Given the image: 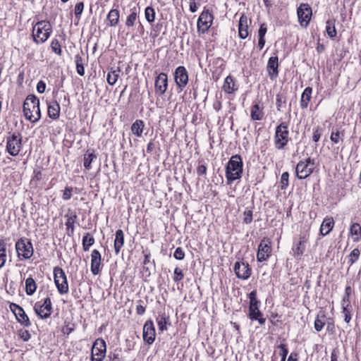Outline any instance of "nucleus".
Wrapping results in <instances>:
<instances>
[{"label": "nucleus", "instance_id": "obj_61", "mask_svg": "<svg viewBox=\"0 0 361 361\" xmlns=\"http://www.w3.org/2000/svg\"><path fill=\"white\" fill-rule=\"evenodd\" d=\"M48 51L49 53H54L56 54L61 55V47H50L48 49Z\"/></svg>", "mask_w": 361, "mask_h": 361}, {"label": "nucleus", "instance_id": "obj_42", "mask_svg": "<svg viewBox=\"0 0 361 361\" xmlns=\"http://www.w3.org/2000/svg\"><path fill=\"white\" fill-rule=\"evenodd\" d=\"M267 32V27L265 24H262L258 31V45H264L265 40L264 39Z\"/></svg>", "mask_w": 361, "mask_h": 361}, {"label": "nucleus", "instance_id": "obj_62", "mask_svg": "<svg viewBox=\"0 0 361 361\" xmlns=\"http://www.w3.org/2000/svg\"><path fill=\"white\" fill-rule=\"evenodd\" d=\"M207 172V167L204 165H200L197 169V173L198 175H205Z\"/></svg>", "mask_w": 361, "mask_h": 361}, {"label": "nucleus", "instance_id": "obj_30", "mask_svg": "<svg viewBox=\"0 0 361 361\" xmlns=\"http://www.w3.org/2000/svg\"><path fill=\"white\" fill-rule=\"evenodd\" d=\"M145 127V123L142 120H136L131 126V131L133 134L136 135L138 137L142 136L143 130Z\"/></svg>", "mask_w": 361, "mask_h": 361}, {"label": "nucleus", "instance_id": "obj_26", "mask_svg": "<svg viewBox=\"0 0 361 361\" xmlns=\"http://www.w3.org/2000/svg\"><path fill=\"white\" fill-rule=\"evenodd\" d=\"M312 89L310 87H306L302 95L300 102V105L302 109H306L312 97Z\"/></svg>", "mask_w": 361, "mask_h": 361}, {"label": "nucleus", "instance_id": "obj_58", "mask_svg": "<svg viewBox=\"0 0 361 361\" xmlns=\"http://www.w3.org/2000/svg\"><path fill=\"white\" fill-rule=\"evenodd\" d=\"M322 135L321 130L319 127L313 129L312 140L315 142H318Z\"/></svg>", "mask_w": 361, "mask_h": 361}, {"label": "nucleus", "instance_id": "obj_36", "mask_svg": "<svg viewBox=\"0 0 361 361\" xmlns=\"http://www.w3.org/2000/svg\"><path fill=\"white\" fill-rule=\"evenodd\" d=\"M251 118L253 120V121H260L262 120V117H263V113L262 111L260 110L259 109V106L258 104H255L254 105H252V109H251Z\"/></svg>", "mask_w": 361, "mask_h": 361}, {"label": "nucleus", "instance_id": "obj_8", "mask_svg": "<svg viewBox=\"0 0 361 361\" xmlns=\"http://www.w3.org/2000/svg\"><path fill=\"white\" fill-rule=\"evenodd\" d=\"M16 250L18 257H23L25 259L31 258L34 252L31 242L23 238H20L16 242Z\"/></svg>", "mask_w": 361, "mask_h": 361}, {"label": "nucleus", "instance_id": "obj_37", "mask_svg": "<svg viewBox=\"0 0 361 361\" xmlns=\"http://www.w3.org/2000/svg\"><path fill=\"white\" fill-rule=\"evenodd\" d=\"M94 243V238L89 233H86L82 238V248L84 251H88L90 247Z\"/></svg>", "mask_w": 361, "mask_h": 361}, {"label": "nucleus", "instance_id": "obj_34", "mask_svg": "<svg viewBox=\"0 0 361 361\" xmlns=\"http://www.w3.org/2000/svg\"><path fill=\"white\" fill-rule=\"evenodd\" d=\"M37 285L35 280L32 277H29L25 280V292L27 295H32L36 291Z\"/></svg>", "mask_w": 361, "mask_h": 361}, {"label": "nucleus", "instance_id": "obj_33", "mask_svg": "<svg viewBox=\"0 0 361 361\" xmlns=\"http://www.w3.org/2000/svg\"><path fill=\"white\" fill-rule=\"evenodd\" d=\"M139 11V8L134 7L130 11V13L127 16L126 21V25L128 27H133L137 18V12Z\"/></svg>", "mask_w": 361, "mask_h": 361}, {"label": "nucleus", "instance_id": "obj_14", "mask_svg": "<svg viewBox=\"0 0 361 361\" xmlns=\"http://www.w3.org/2000/svg\"><path fill=\"white\" fill-rule=\"evenodd\" d=\"M174 79L177 86L182 90L188 82V72L184 66H178L174 73Z\"/></svg>", "mask_w": 361, "mask_h": 361}, {"label": "nucleus", "instance_id": "obj_31", "mask_svg": "<svg viewBox=\"0 0 361 361\" xmlns=\"http://www.w3.org/2000/svg\"><path fill=\"white\" fill-rule=\"evenodd\" d=\"M306 239L305 237H300L299 242L293 248V251L295 257H300L303 255L305 250Z\"/></svg>", "mask_w": 361, "mask_h": 361}, {"label": "nucleus", "instance_id": "obj_1", "mask_svg": "<svg viewBox=\"0 0 361 361\" xmlns=\"http://www.w3.org/2000/svg\"><path fill=\"white\" fill-rule=\"evenodd\" d=\"M243 166L242 158L240 155L235 154L231 157L226 166V177L228 185L241 178Z\"/></svg>", "mask_w": 361, "mask_h": 361}, {"label": "nucleus", "instance_id": "obj_9", "mask_svg": "<svg viewBox=\"0 0 361 361\" xmlns=\"http://www.w3.org/2000/svg\"><path fill=\"white\" fill-rule=\"evenodd\" d=\"M106 353L105 341L102 338L97 339L92 347L90 361H103Z\"/></svg>", "mask_w": 361, "mask_h": 361}, {"label": "nucleus", "instance_id": "obj_17", "mask_svg": "<svg viewBox=\"0 0 361 361\" xmlns=\"http://www.w3.org/2000/svg\"><path fill=\"white\" fill-rule=\"evenodd\" d=\"M155 92L159 95L164 94L168 87V78L166 74L161 73L155 79Z\"/></svg>", "mask_w": 361, "mask_h": 361}, {"label": "nucleus", "instance_id": "obj_38", "mask_svg": "<svg viewBox=\"0 0 361 361\" xmlns=\"http://www.w3.org/2000/svg\"><path fill=\"white\" fill-rule=\"evenodd\" d=\"M343 131H339L338 130H336V131H332L330 136L331 140L335 144L342 142L343 141Z\"/></svg>", "mask_w": 361, "mask_h": 361}, {"label": "nucleus", "instance_id": "obj_43", "mask_svg": "<svg viewBox=\"0 0 361 361\" xmlns=\"http://www.w3.org/2000/svg\"><path fill=\"white\" fill-rule=\"evenodd\" d=\"M145 16L146 20L149 23H151L152 22H154V18H155V11H154V8L151 6H147L145 11Z\"/></svg>", "mask_w": 361, "mask_h": 361}, {"label": "nucleus", "instance_id": "obj_35", "mask_svg": "<svg viewBox=\"0 0 361 361\" xmlns=\"http://www.w3.org/2000/svg\"><path fill=\"white\" fill-rule=\"evenodd\" d=\"M121 72V70L119 68H117L116 70H111L107 74V82L110 85H114L116 81L118 80V78H119V73Z\"/></svg>", "mask_w": 361, "mask_h": 361}, {"label": "nucleus", "instance_id": "obj_27", "mask_svg": "<svg viewBox=\"0 0 361 361\" xmlns=\"http://www.w3.org/2000/svg\"><path fill=\"white\" fill-rule=\"evenodd\" d=\"M124 244V234L121 229L116 231V238L114 240V249L116 254H118Z\"/></svg>", "mask_w": 361, "mask_h": 361}, {"label": "nucleus", "instance_id": "obj_57", "mask_svg": "<svg viewBox=\"0 0 361 361\" xmlns=\"http://www.w3.org/2000/svg\"><path fill=\"white\" fill-rule=\"evenodd\" d=\"M350 233L353 235H357L359 233L361 232V227L360 224L355 223L353 224L350 228Z\"/></svg>", "mask_w": 361, "mask_h": 361}, {"label": "nucleus", "instance_id": "obj_12", "mask_svg": "<svg viewBox=\"0 0 361 361\" xmlns=\"http://www.w3.org/2000/svg\"><path fill=\"white\" fill-rule=\"evenodd\" d=\"M257 293L255 290H252L249 294L250 305H249V314L248 317L251 320H254L258 318L260 315L263 314L259 310V301L257 299Z\"/></svg>", "mask_w": 361, "mask_h": 361}, {"label": "nucleus", "instance_id": "obj_24", "mask_svg": "<svg viewBox=\"0 0 361 361\" xmlns=\"http://www.w3.org/2000/svg\"><path fill=\"white\" fill-rule=\"evenodd\" d=\"M222 88L227 94H232L238 90V87L234 82V79L231 75L225 78Z\"/></svg>", "mask_w": 361, "mask_h": 361}, {"label": "nucleus", "instance_id": "obj_47", "mask_svg": "<svg viewBox=\"0 0 361 361\" xmlns=\"http://www.w3.org/2000/svg\"><path fill=\"white\" fill-rule=\"evenodd\" d=\"M106 361H123L119 352L115 350L114 352L109 353L107 356Z\"/></svg>", "mask_w": 361, "mask_h": 361}, {"label": "nucleus", "instance_id": "obj_32", "mask_svg": "<svg viewBox=\"0 0 361 361\" xmlns=\"http://www.w3.org/2000/svg\"><path fill=\"white\" fill-rule=\"evenodd\" d=\"M159 330L161 331L167 329L166 325L169 323V317L165 313L159 314L156 319Z\"/></svg>", "mask_w": 361, "mask_h": 361}, {"label": "nucleus", "instance_id": "obj_53", "mask_svg": "<svg viewBox=\"0 0 361 361\" xmlns=\"http://www.w3.org/2000/svg\"><path fill=\"white\" fill-rule=\"evenodd\" d=\"M173 257L178 260H182L185 257V252L181 247H177L173 253Z\"/></svg>", "mask_w": 361, "mask_h": 361}, {"label": "nucleus", "instance_id": "obj_18", "mask_svg": "<svg viewBox=\"0 0 361 361\" xmlns=\"http://www.w3.org/2000/svg\"><path fill=\"white\" fill-rule=\"evenodd\" d=\"M271 252V247L270 243L262 240L258 247V251L257 254V259L259 262H263L266 260Z\"/></svg>", "mask_w": 361, "mask_h": 361}, {"label": "nucleus", "instance_id": "obj_48", "mask_svg": "<svg viewBox=\"0 0 361 361\" xmlns=\"http://www.w3.org/2000/svg\"><path fill=\"white\" fill-rule=\"evenodd\" d=\"M67 221L66 222V226L68 228H71L72 230L74 229V224L77 219L76 214H72L71 216L67 215Z\"/></svg>", "mask_w": 361, "mask_h": 361}, {"label": "nucleus", "instance_id": "obj_29", "mask_svg": "<svg viewBox=\"0 0 361 361\" xmlns=\"http://www.w3.org/2000/svg\"><path fill=\"white\" fill-rule=\"evenodd\" d=\"M15 316L18 322L24 326L29 327L31 326V322L23 308L18 311Z\"/></svg>", "mask_w": 361, "mask_h": 361}, {"label": "nucleus", "instance_id": "obj_22", "mask_svg": "<svg viewBox=\"0 0 361 361\" xmlns=\"http://www.w3.org/2000/svg\"><path fill=\"white\" fill-rule=\"evenodd\" d=\"M248 18L243 14L239 20L238 24V35L242 39H245L248 36Z\"/></svg>", "mask_w": 361, "mask_h": 361}, {"label": "nucleus", "instance_id": "obj_16", "mask_svg": "<svg viewBox=\"0 0 361 361\" xmlns=\"http://www.w3.org/2000/svg\"><path fill=\"white\" fill-rule=\"evenodd\" d=\"M143 340L147 344L153 343L155 340V328L152 320H148L145 322L143 326Z\"/></svg>", "mask_w": 361, "mask_h": 361}, {"label": "nucleus", "instance_id": "obj_59", "mask_svg": "<svg viewBox=\"0 0 361 361\" xmlns=\"http://www.w3.org/2000/svg\"><path fill=\"white\" fill-rule=\"evenodd\" d=\"M72 190H73V189L71 188H69V187L65 188V189L63 190V195H62V198L64 200H68L69 199H71V197L72 196Z\"/></svg>", "mask_w": 361, "mask_h": 361}, {"label": "nucleus", "instance_id": "obj_46", "mask_svg": "<svg viewBox=\"0 0 361 361\" xmlns=\"http://www.w3.org/2000/svg\"><path fill=\"white\" fill-rule=\"evenodd\" d=\"M289 173L283 172L281 177L280 187L281 190H285L288 185Z\"/></svg>", "mask_w": 361, "mask_h": 361}, {"label": "nucleus", "instance_id": "obj_49", "mask_svg": "<svg viewBox=\"0 0 361 361\" xmlns=\"http://www.w3.org/2000/svg\"><path fill=\"white\" fill-rule=\"evenodd\" d=\"M326 32H327L328 35L330 37H333L336 35V31L334 25H333L332 23H330L329 21H327V23H326Z\"/></svg>", "mask_w": 361, "mask_h": 361}, {"label": "nucleus", "instance_id": "obj_20", "mask_svg": "<svg viewBox=\"0 0 361 361\" xmlns=\"http://www.w3.org/2000/svg\"><path fill=\"white\" fill-rule=\"evenodd\" d=\"M101 263V254L97 250H92L91 254V271L93 275L96 276L99 273Z\"/></svg>", "mask_w": 361, "mask_h": 361}, {"label": "nucleus", "instance_id": "obj_13", "mask_svg": "<svg viewBox=\"0 0 361 361\" xmlns=\"http://www.w3.org/2000/svg\"><path fill=\"white\" fill-rule=\"evenodd\" d=\"M233 269L236 276L240 279H247L251 274V269L247 262H236Z\"/></svg>", "mask_w": 361, "mask_h": 361}, {"label": "nucleus", "instance_id": "obj_55", "mask_svg": "<svg viewBox=\"0 0 361 361\" xmlns=\"http://www.w3.org/2000/svg\"><path fill=\"white\" fill-rule=\"evenodd\" d=\"M84 9V4L83 2H79L75 5V15L76 17H80L81 13H82V11Z\"/></svg>", "mask_w": 361, "mask_h": 361}, {"label": "nucleus", "instance_id": "obj_40", "mask_svg": "<svg viewBox=\"0 0 361 361\" xmlns=\"http://www.w3.org/2000/svg\"><path fill=\"white\" fill-rule=\"evenodd\" d=\"M96 155L94 152H90L87 151L86 154L84 155V166L86 169H90L91 163L92 161L96 159Z\"/></svg>", "mask_w": 361, "mask_h": 361}, {"label": "nucleus", "instance_id": "obj_15", "mask_svg": "<svg viewBox=\"0 0 361 361\" xmlns=\"http://www.w3.org/2000/svg\"><path fill=\"white\" fill-rule=\"evenodd\" d=\"M213 16L208 10L204 11L200 16L197 20V27L203 32L207 31L212 24Z\"/></svg>", "mask_w": 361, "mask_h": 361}, {"label": "nucleus", "instance_id": "obj_23", "mask_svg": "<svg viewBox=\"0 0 361 361\" xmlns=\"http://www.w3.org/2000/svg\"><path fill=\"white\" fill-rule=\"evenodd\" d=\"M120 13L118 9H111L107 14L106 22L110 27H116L119 22Z\"/></svg>", "mask_w": 361, "mask_h": 361}, {"label": "nucleus", "instance_id": "obj_11", "mask_svg": "<svg viewBox=\"0 0 361 361\" xmlns=\"http://www.w3.org/2000/svg\"><path fill=\"white\" fill-rule=\"evenodd\" d=\"M35 313L41 319H47L50 317L52 312L51 301L49 298H46L43 303L36 302L34 306Z\"/></svg>", "mask_w": 361, "mask_h": 361}, {"label": "nucleus", "instance_id": "obj_6", "mask_svg": "<svg viewBox=\"0 0 361 361\" xmlns=\"http://www.w3.org/2000/svg\"><path fill=\"white\" fill-rule=\"evenodd\" d=\"M54 279L57 290L61 295H65L68 293L69 288L67 277L61 268L59 267H54Z\"/></svg>", "mask_w": 361, "mask_h": 361}, {"label": "nucleus", "instance_id": "obj_28", "mask_svg": "<svg viewBox=\"0 0 361 361\" xmlns=\"http://www.w3.org/2000/svg\"><path fill=\"white\" fill-rule=\"evenodd\" d=\"M334 225L333 218H326L324 219L321 228L320 233L322 235H326L332 230Z\"/></svg>", "mask_w": 361, "mask_h": 361}, {"label": "nucleus", "instance_id": "obj_63", "mask_svg": "<svg viewBox=\"0 0 361 361\" xmlns=\"http://www.w3.org/2000/svg\"><path fill=\"white\" fill-rule=\"evenodd\" d=\"M145 312V307L142 305H137L136 306V313L139 315H142Z\"/></svg>", "mask_w": 361, "mask_h": 361}, {"label": "nucleus", "instance_id": "obj_21", "mask_svg": "<svg viewBox=\"0 0 361 361\" xmlns=\"http://www.w3.org/2000/svg\"><path fill=\"white\" fill-rule=\"evenodd\" d=\"M279 62H278V56H274L269 58L267 63V71L268 74L271 80L275 79L279 74Z\"/></svg>", "mask_w": 361, "mask_h": 361}, {"label": "nucleus", "instance_id": "obj_41", "mask_svg": "<svg viewBox=\"0 0 361 361\" xmlns=\"http://www.w3.org/2000/svg\"><path fill=\"white\" fill-rule=\"evenodd\" d=\"M348 304L345 303V298H343V300H342V307H343L342 313L344 315V319L346 323H349L351 319L350 312L348 309Z\"/></svg>", "mask_w": 361, "mask_h": 361}, {"label": "nucleus", "instance_id": "obj_4", "mask_svg": "<svg viewBox=\"0 0 361 361\" xmlns=\"http://www.w3.org/2000/svg\"><path fill=\"white\" fill-rule=\"evenodd\" d=\"M288 125L282 122L276 128L274 135L275 147L278 149H282L288 144L289 140Z\"/></svg>", "mask_w": 361, "mask_h": 361}, {"label": "nucleus", "instance_id": "obj_45", "mask_svg": "<svg viewBox=\"0 0 361 361\" xmlns=\"http://www.w3.org/2000/svg\"><path fill=\"white\" fill-rule=\"evenodd\" d=\"M243 223L249 224L252 221V210L249 208H246L243 212Z\"/></svg>", "mask_w": 361, "mask_h": 361}, {"label": "nucleus", "instance_id": "obj_2", "mask_svg": "<svg viewBox=\"0 0 361 361\" xmlns=\"http://www.w3.org/2000/svg\"><path fill=\"white\" fill-rule=\"evenodd\" d=\"M23 113L26 119L32 123L41 118L39 100L35 95H28L23 103Z\"/></svg>", "mask_w": 361, "mask_h": 361}, {"label": "nucleus", "instance_id": "obj_5", "mask_svg": "<svg viewBox=\"0 0 361 361\" xmlns=\"http://www.w3.org/2000/svg\"><path fill=\"white\" fill-rule=\"evenodd\" d=\"M22 149V136L19 133H13L6 137V152L13 157L17 156Z\"/></svg>", "mask_w": 361, "mask_h": 361}, {"label": "nucleus", "instance_id": "obj_39", "mask_svg": "<svg viewBox=\"0 0 361 361\" xmlns=\"http://www.w3.org/2000/svg\"><path fill=\"white\" fill-rule=\"evenodd\" d=\"M6 244L4 240H0V269H1L6 260Z\"/></svg>", "mask_w": 361, "mask_h": 361}, {"label": "nucleus", "instance_id": "obj_3", "mask_svg": "<svg viewBox=\"0 0 361 361\" xmlns=\"http://www.w3.org/2000/svg\"><path fill=\"white\" fill-rule=\"evenodd\" d=\"M51 25L49 22L42 20L33 27L32 35L36 43L44 42L50 35Z\"/></svg>", "mask_w": 361, "mask_h": 361}, {"label": "nucleus", "instance_id": "obj_7", "mask_svg": "<svg viewBox=\"0 0 361 361\" xmlns=\"http://www.w3.org/2000/svg\"><path fill=\"white\" fill-rule=\"evenodd\" d=\"M314 169V159L308 158L305 161H300L298 163L295 167L296 176L299 179L307 178L313 172Z\"/></svg>", "mask_w": 361, "mask_h": 361}, {"label": "nucleus", "instance_id": "obj_52", "mask_svg": "<svg viewBox=\"0 0 361 361\" xmlns=\"http://www.w3.org/2000/svg\"><path fill=\"white\" fill-rule=\"evenodd\" d=\"M286 103L285 97L280 94L276 95V108L277 110L281 111L282 109V104Z\"/></svg>", "mask_w": 361, "mask_h": 361}, {"label": "nucleus", "instance_id": "obj_64", "mask_svg": "<svg viewBox=\"0 0 361 361\" xmlns=\"http://www.w3.org/2000/svg\"><path fill=\"white\" fill-rule=\"evenodd\" d=\"M22 307L16 303H11L10 305V309L13 312V314H16L18 311H19Z\"/></svg>", "mask_w": 361, "mask_h": 361}, {"label": "nucleus", "instance_id": "obj_10", "mask_svg": "<svg viewBox=\"0 0 361 361\" xmlns=\"http://www.w3.org/2000/svg\"><path fill=\"white\" fill-rule=\"evenodd\" d=\"M298 22L302 27H307L312 15V8L308 4H301L297 9Z\"/></svg>", "mask_w": 361, "mask_h": 361}, {"label": "nucleus", "instance_id": "obj_25", "mask_svg": "<svg viewBox=\"0 0 361 361\" xmlns=\"http://www.w3.org/2000/svg\"><path fill=\"white\" fill-rule=\"evenodd\" d=\"M48 115L52 119H57L60 115V106L56 101L51 102L48 105Z\"/></svg>", "mask_w": 361, "mask_h": 361}, {"label": "nucleus", "instance_id": "obj_60", "mask_svg": "<svg viewBox=\"0 0 361 361\" xmlns=\"http://www.w3.org/2000/svg\"><path fill=\"white\" fill-rule=\"evenodd\" d=\"M46 90V84L44 81L39 80L37 85V90L39 93H44Z\"/></svg>", "mask_w": 361, "mask_h": 361}, {"label": "nucleus", "instance_id": "obj_51", "mask_svg": "<svg viewBox=\"0 0 361 361\" xmlns=\"http://www.w3.org/2000/svg\"><path fill=\"white\" fill-rule=\"evenodd\" d=\"M184 277V274L180 269L178 267H176L174 269V276H173V281L175 282L181 281Z\"/></svg>", "mask_w": 361, "mask_h": 361}, {"label": "nucleus", "instance_id": "obj_44", "mask_svg": "<svg viewBox=\"0 0 361 361\" xmlns=\"http://www.w3.org/2000/svg\"><path fill=\"white\" fill-rule=\"evenodd\" d=\"M360 255V251L357 248H355L352 250L349 255V264L350 265H353L358 259Z\"/></svg>", "mask_w": 361, "mask_h": 361}, {"label": "nucleus", "instance_id": "obj_50", "mask_svg": "<svg viewBox=\"0 0 361 361\" xmlns=\"http://www.w3.org/2000/svg\"><path fill=\"white\" fill-rule=\"evenodd\" d=\"M279 348L281 349V352L279 353L280 356L281 357V361H286L287 355L288 353V350L285 344H280L278 346Z\"/></svg>", "mask_w": 361, "mask_h": 361}, {"label": "nucleus", "instance_id": "obj_54", "mask_svg": "<svg viewBox=\"0 0 361 361\" xmlns=\"http://www.w3.org/2000/svg\"><path fill=\"white\" fill-rule=\"evenodd\" d=\"M324 326V322L318 316L314 321V329L317 331H320Z\"/></svg>", "mask_w": 361, "mask_h": 361}, {"label": "nucleus", "instance_id": "obj_19", "mask_svg": "<svg viewBox=\"0 0 361 361\" xmlns=\"http://www.w3.org/2000/svg\"><path fill=\"white\" fill-rule=\"evenodd\" d=\"M88 56L86 54L81 51L75 56V63L76 71L78 75L83 76L85 75V66L87 64Z\"/></svg>", "mask_w": 361, "mask_h": 361}, {"label": "nucleus", "instance_id": "obj_56", "mask_svg": "<svg viewBox=\"0 0 361 361\" xmlns=\"http://www.w3.org/2000/svg\"><path fill=\"white\" fill-rule=\"evenodd\" d=\"M19 336L24 341H27L30 339L31 335L28 331L21 329L19 331Z\"/></svg>", "mask_w": 361, "mask_h": 361}]
</instances>
